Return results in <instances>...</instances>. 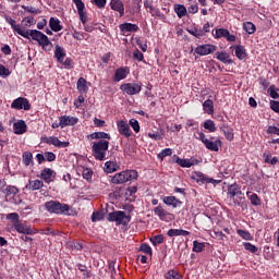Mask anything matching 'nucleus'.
Here are the masks:
<instances>
[{
  "label": "nucleus",
  "mask_w": 279,
  "mask_h": 279,
  "mask_svg": "<svg viewBox=\"0 0 279 279\" xmlns=\"http://www.w3.org/2000/svg\"><path fill=\"white\" fill-rule=\"evenodd\" d=\"M268 93L271 99H279V88H277L276 85H270Z\"/></svg>",
  "instance_id": "nucleus-53"
},
{
  "label": "nucleus",
  "mask_w": 279,
  "mask_h": 279,
  "mask_svg": "<svg viewBox=\"0 0 279 279\" xmlns=\"http://www.w3.org/2000/svg\"><path fill=\"white\" fill-rule=\"evenodd\" d=\"M110 8L113 12H118L120 19L125 15V7L123 5V1L121 0H110Z\"/></svg>",
  "instance_id": "nucleus-17"
},
{
  "label": "nucleus",
  "mask_w": 279,
  "mask_h": 279,
  "mask_svg": "<svg viewBox=\"0 0 279 279\" xmlns=\"http://www.w3.org/2000/svg\"><path fill=\"white\" fill-rule=\"evenodd\" d=\"M189 34H191L192 36H194L195 38H202L204 37V31L202 29H197V28H192L190 31H187Z\"/></svg>",
  "instance_id": "nucleus-58"
},
{
  "label": "nucleus",
  "mask_w": 279,
  "mask_h": 279,
  "mask_svg": "<svg viewBox=\"0 0 279 279\" xmlns=\"http://www.w3.org/2000/svg\"><path fill=\"white\" fill-rule=\"evenodd\" d=\"M206 149H209V151H219V147L223 145V142H221L220 138H217L215 141L211 140H205L204 143Z\"/></svg>",
  "instance_id": "nucleus-19"
},
{
  "label": "nucleus",
  "mask_w": 279,
  "mask_h": 279,
  "mask_svg": "<svg viewBox=\"0 0 279 279\" xmlns=\"http://www.w3.org/2000/svg\"><path fill=\"white\" fill-rule=\"evenodd\" d=\"M203 110L206 114H215V102L210 99L205 100L203 102Z\"/></svg>",
  "instance_id": "nucleus-33"
},
{
  "label": "nucleus",
  "mask_w": 279,
  "mask_h": 279,
  "mask_svg": "<svg viewBox=\"0 0 279 279\" xmlns=\"http://www.w3.org/2000/svg\"><path fill=\"white\" fill-rule=\"evenodd\" d=\"M165 279H183L180 272L175 270H169L165 274Z\"/></svg>",
  "instance_id": "nucleus-51"
},
{
  "label": "nucleus",
  "mask_w": 279,
  "mask_h": 279,
  "mask_svg": "<svg viewBox=\"0 0 279 279\" xmlns=\"http://www.w3.org/2000/svg\"><path fill=\"white\" fill-rule=\"evenodd\" d=\"M0 191L5 195V197H16V195H19V187L8 185L4 180H0Z\"/></svg>",
  "instance_id": "nucleus-9"
},
{
  "label": "nucleus",
  "mask_w": 279,
  "mask_h": 279,
  "mask_svg": "<svg viewBox=\"0 0 279 279\" xmlns=\"http://www.w3.org/2000/svg\"><path fill=\"white\" fill-rule=\"evenodd\" d=\"M133 180H138V171L124 170L111 178V184H125V182H132Z\"/></svg>",
  "instance_id": "nucleus-4"
},
{
  "label": "nucleus",
  "mask_w": 279,
  "mask_h": 279,
  "mask_svg": "<svg viewBox=\"0 0 279 279\" xmlns=\"http://www.w3.org/2000/svg\"><path fill=\"white\" fill-rule=\"evenodd\" d=\"M193 252H196V254H199L202 252H204V250H206V244H204V242H198L197 240H195L193 242Z\"/></svg>",
  "instance_id": "nucleus-43"
},
{
  "label": "nucleus",
  "mask_w": 279,
  "mask_h": 279,
  "mask_svg": "<svg viewBox=\"0 0 279 279\" xmlns=\"http://www.w3.org/2000/svg\"><path fill=\"white\" fill-rule=\"evenodd\" d=\"M154 214L160 219V221H173V214L169 213L162 205H158L153 209Z\"/></svg>",
  "instance_id": "nucleus-8"
},
{
  "label": "nucleus",
  "mask_w": 279,
  "mask_h": 279,
  "mask_svg": "<svg viewBox=\"0 0 279 279\" xmlns=\"http://www.w3.org/2000/svg\"><path fill=\"white\" fill-rule=\"evenodd\" d=\"M13 132L17 135L25 134V132H27V124L25 123V120H19L13 123Z\"/></svg>",
  "instance_id": "nucleus-25"
},
{
  "label": "nucleus",
  "mask_w": 279,
  "mask_h": 279,
  "mask_svg": "<svg viewBox=\"0 0 279 279\" xmlns=\"http://www.w3.org/2000/svg\"><path fill=\"white\" fill-rule=\"evenodd\" d=\"M173 154V149L171 148H165L162 149L158 155L157 158H159V160H165L167 158V156H172Z\"/></svg>",
  "instance_id": "nucleus-49"
},
{
  "label": "nucleus",
  "mask_w": 279,
  "mask_h": 279,
  "mask_svg": "<svg viewBox=\"0 0 279 279\" xmlns=\"http://www.w3.org/2000/svg\"><path fill=\"white\" fill-rule=\"evenodd\" d=\"M106 173H114V171H119V166L116 161H107L105 163Z\"/></svg>",
  "instance_id": "nucleus-37"
},
{
  "label": "nucleus",
  "mask_w": 279,
  "mask_h": 279,
  "mask_svg": "<svg viewBox=\"0 0 279 279\" xmlns=\"http://www.w3.org/2000/svg\"><path fill=\"white\" fill-rule=\"evenodd\" d=\"M270 109L279 114V101L270 100Z\"/></svg>",
  "instance_id": "nucleus-64"
},
{
  "label": "nucleus",
  "mask_w": 279,
  "mask_h": 279,
  "mask_svg": "<svg viewBox=\"0 0 279 279\" xmlns=\"http://www.w3.org/2000/svg\"><path fill=\"white\" fill-rule=\"evenodd\" d=\"M54 58L57 59L58 62H62V60H64V58H66V50H64V48H62V46L56 45Z\"/></svg>",
  "instance_id": "nucleus-31"
},
{
  "label": "nucleus",
  "mask_w": 279,
  "mask_h": 279,
  "mask_svg": "<svg viewBox=\"0 0 279 279\" xmlns=\"http://www.w3.org/2000/svg\"><path fill=\"white\" fill-rule=\"evenodd\" d=\"M88 138H90V141H112L110 134L106 132H94L88 135Z\"/></svg>",
  "instance_id": "nucleus-24"
},
{
  "label": "nucleus",
  "mask_w": 279,
  "mask_h": 279,
  "mask_svg": "<svg viewBox=\"0 0 279 279\" xmlns=\"http://www.w3.org/2000/svg\"><path fill=\"white\" fill-rule=\"evenodd\" d=\"M243 192L241 191V186L234 183L228 186L227 197L230 199L231 204L229 206H241V202L245 199V197L241 196Z\"/></svg>",
  "instance_id": "nucleus-5"
},
{
  "label": "nucleus",
  "mask_w": 279,
  "mask_h": 279,
  "mask_svg": "<svg viewBox=\"0 0 279 279\" xmlns=\"http://www.w3.org/2000/svg\"><path fill=\"white\" fill-rule=\"evenodd\" d=\"M5 21L7 23H9V25H11L13 32H16V34H19V36H22L23 38L28 37V33H25V31L21 29V25L16 24V20L12 17H5Z\"/></svg>",
  "instance_id": "nucleus-18"
},
{
  "label": "nucleus",
  "mask_w": 279,
  "mask_h": 279,
  "mask_svg": "<svg viewBox=\"0 0 279 279\" xmlns=\"http://www.w3.org/2000/svg\"><path fill=\"white\" fill-rule=\"evenodd\" d=\"M177 165H180L184 169H191V167H194V165H199V160L195 158H190V159H182L178 156H174Z\"/></svg>",
  "instance_id": "nucleus-16"
},
{
  "label": "nucleus",
  "mask_w": 279,
  "mask_h": 279,
  "mask_svg": "<svg viewBox=\"0 0 279 279\" xmlns=\"http://www.w3.org/2000/svg\"><path fill=\"white\" fill-rule=\"evenodd\" d=\"M220 130L223 132L227 141H234V130L232 128L223 125Z\"/></svg>",
  "instance_id": "nucleus-36"
},
{
  "label": "nucleus",
  "mask_w": 279,
  "mask_h": 279,
  "mask_svg": "<svg viewBox=\"0 0 279 279\" xmlns=\"http://www.w3.org/2000/svg\"><path fill=\"white\" fill-rule=\"evenodd\" d=\"M104 219V214L101 211H95L92 215V221L95 223V221H101Z\"/></svg>",
  "instance_id": "nucleus-63"
},
{
  "label": "nucleus",
  "mask_w": 279,
  "mask_h": 279,
  "mask_svg": "<svg viewBox=\"0 0 279 279\" xmlns=\"http://www.w3.org/2000/svg\"><path fill=\"white\" fill-rule=\"evenodd\" d=\"M11 108L13 110H32V105L29 104V100L24 97H19L14 99L11 104Z\"/></svg>",
  "instance_id": "nucleus-10"
},
{
  "label": "nucleus",
  "mask_w": 279,
  "mask_h": 279,
  "mask_svg": "<svg viewBox=\"0 0 279 279\" xmlns=\"http://www.w3.org/2000/svg\"><path fill=\"white\" fill-rule=\"evenodd\" d=\"M23 165L29 167L31 162H34V155L31 151H24L22 155Z\"/></svg>",
  "instance_id": "nucleus-41"
},
{
  "label": "nucleus",
  "mask_w": 279,
  "mask_h": 279,
  "mask_svg": "<svg viewBox=\"0 0 279 279\" xmlns=\"http://www.w3.org/2000/svg\"><path fill=\"white\" fill-rule=\"evenodd\" d=\"M203 126L205 130H208V132H217V126H215V121L213 120H206Z\"/></svg>",
  "instance_id": "nucleus-48"
},
{
  "label": "nucleus",
  "mask_w": 279,
  "mask_h": 279,
  "mask_svg": "<svg viewBox=\"0 0 279 279\" xmlns=\"http://www.w3.org/2000/svg\"><path fill=\"white\" fill-rule=\"evenodd\" d=\"M49 27L52 32H62V26L60 25V20L56 17H50Z\"/></svg>",
  "instance_id": "nucleus-35"
},
{
  "label": "nucleus",
  "mask_w": 279,
  "mask_h": 279,
  "mask_svg": "<svg viewBox=\"0 0 279 279\" xmlns=\"http://www.w3.org/2000/svg\"><path fill=\"white\" fill-rule=\"evenodd\" d=\"M150 14L151 16H157V19H159L160 21H165V19H167V16H165V13H162L158 8H154L150 11Z\"/></svg>",
  "instance_id": "nucleus-52"
},
{
  "label": "nucleus",
  "mask_w": 279,
  "mask_h": 279,
  "mask_svg": "<svg viewBox=\"0 0 279 279\" xmlns=\"http://www.w3.org/2000/svg\"><path fill=\"white\" fill-rule=\"evenodd\" d=\"M243 29L246 32V34H254L256 32V25L252 22H245L243 24Z\"/></svg>",
  "instance_id": "nucleus-47"
},
{
  "label": "nucleus",
  "mask_w": 279,
  "mask_h": 279,
  "mask_svg": "<svg viewBox=\"0 0 279 279\" xmlns=\"http://www.w3.org/2000/svg\"><path fill=\"white\" fill-rule=\"evenodd\" d=\"M236 234H239L244 241H254V235L250 233V231L238 229Z\"/></svg>",
  "instance_id": "nucleus-39"
},
{
  "label": "nucleus",
  "mask_w": 279,
  "mask_h": 279,
  "mask_svg": "<svg viewBox=\"0 0 279 279\" xmlns=\"http://www.w3.org/2000/svg\"><path fill=\"white\" fill-rule=\"evenodd\" d=\"M45 156V160H47V162H54L56 160V154L51 153V151H46L44 154Z\"/></svg>",
  "instance_id": "nucleus-62"
},
{
  "label": "nucleus",
  "mask_w": 279,
  "mask_h": 279,
  "mask_svg": "<svg viewBox=\"0 0 279 279\" xmlns=\"http://www.w3.org/2000/svg\"><path fill=\"white\" fill-rule=\"evenodd\" d=\"M195 180L196 182H201V184H214V186H216V184H219V182H221L213 178L206 177L204 172H195Z\"/></svg>",
  "instance_id": "nucleus-15"
},
{
  "label": "nucleus",
  "mask_w": 279,
  "mask_h": 279,
  "mask_svg": "<svg viewBox=\"0 0 279 279\" xmlns=\"http://www.w3.org/2000/svg\"><path fill=\"white\" fill-rule=\"evenodd\" d=\"M162 202L163 204H166V206H172V208H178V206H182V202L175 196H163Z\"/></svg>",
  "instance_id": "nucleus-26"
},
{
  "label": "nucleus",
  "mask_w": 279,
  "mask_h": 279,
  "mask_svg": "<svg viewBox=\"0 0 279 279\" xmlns=\"http://www.w3.org/2000/svg\"><path fill=\"white\" fill-rule=\"evenodd\" d=\"M140 252H143L144 254H149V256H151L153 254L151 246H149V244L147 243H143L140 246Z\"/></svg>",
  "instance_id": "nucleus-60"
},
{
  "label": "nucleus",
  "mask_w": 279,
  "mask_h": 279,
  "mask_svg": "<svg viewBox=\"0 0 279 279\" xmlns=\"http://www.w3.org/2000/svg\"><path fill=\"white\" fill-rule=\"evenodd\" d=\"M128 75H130V68L128 66L119 68L116 70L113 82H121V80H125Z\"/></svg>",
  "instance_id": "nucleus-23"
},
{
  "label": "nucleus",
  "mask_w": 279,
  "mask_h": 279,
  "mask_svg": "<svg viewBox=\"0 0 279 279\" xmlns=\"http://www.w3.org/2000/svg\"><path fill=\"white\" fill-rule=\"evenodd\" d=\"M119 29H120L122 36H125V34L136 33L141 28L138 27L137 24H132V23L125 22V23L119 25Z\"/></svg>",
  "instance_id": "nucleus-14"
},
{
  "label": "nucleus",
  "mask_w": 279,
  "mask_h": 279,
  "mask_svg": "<svg viewBox=\"0 0 279 279\" xmlns=\"http://www.w3.org/2000/svg\"><path fill=\"white\" fill-rule=\"evenodd\" d=\"M120 90H122L123 95H138L143 90V85L138 83H124L120 86Z\"/></svg>",
  "instance_id": "nucleus-7"
},
{
  "label": "nucleus",
  "mask_w": 279,
  "mask_h": 279,
  "mask_svg": "<svg viewBox=\"0 0 279 279\" xmlns=\"http://www.w3.org/2000/svg\"><path fill=\"white\" fill-rule=\"evenodd\" d=\"M263 158H264V162H266V165L276 166L279 162L278 157H271V154H268V153H264Z\"/></svg>",
  "instance_id": "nucleus-38"
},
{
  "label": "nucleus",
  "mask_w": 279,
  "mask_h": 279,
  "mask_svg": "<svg viewBox=\"0 0 279 279\" xmlns=\"http://www.w3.org/2000/svg\"><path fill=\"white\" fill-rule=\"evenodd\" d=\"M7 219L13 223H19L20 216L17 213H11L7 215Z\"/></svg>",
  "instance_id": "nucleus-61"
},
{
  "label": "nucleus",
  "mask_w": 279,
  "mask_h": 279,
  "mask_svg": "<svg viewBox=\"0 0 279 279\" xmlns=\"http://www.w3.org/2000/svg\"><path fill=\"white\" fill-rule=\"evenodd\" d=\"M215 51H217V46L213 44L198 45L194 50L197 56H210Z\"/></svg>",
  "instance_id": "nucleus-11"
},
{
  "label": "nucleus",
  "mask_w": 279,
  "mask_h": 279,
  "mask_svg": "<svg viewBox=\"0 0 279 279\" xmlns=\"http://www.w3.org/2000/svg\"><path fill=\"white\" fill-rule=\"evenodd\" d=\"M59 121H61V128H66L69 125H77L80 119L71 116H61L59 117Z\"/></svg>",
  "instance_id": "nucleus-21"
},
{
  "label": "nucleus",
  "mask_w": 279,
  "mask_h": 279,
  "mask_svg": "<svg viewBox=\"0 0 279 279\" xmlns=\"http://www.w3.org/2000/svg\"><path fill=\"white\" fill-rule=\"evenodd\" d=\"M191 234L190 231L183 229H170L167 232L168 236H189Z\"/></svg>",
  "instance_id": "nucleus-32"
},
{
  "label": "nucleus",
  "mask_w": 279,
  "mask_h": 279,
  "mask_svg": "<svg viewBox=\"0 0 279 279\" xmlns=\"http://www.w3.org/2000/svg\"><path fill=\"white\" fill-rule=\"evenodd\" d=\"M12 75V71L10 69L5 68V65L0 64V77H10Z\"/></svg>",
  "instance_id": "nucleus-54"
},
{
  "label": "nucleus",
  "mask_w": 279,
  "mask_h": 279,
  "mask_svg": "<svg viewBox=\"0 0 279 279\" xmlns=\"http://www.w3.org/2000/svg\"><path fill=\"white\" fill-rule=\"evenodd\" d=\"M76 269H78V271H81L83 276H85V278H93V272L88 270V267H86V265L77 264Z\"/></svg>",
  "instance_id": "nucleus-42"
},
{
  "label": "nucleus",
  "mask_w": 279,
  "mask_h": 279,
  "mask_svg": "<svg viewBox=\"0 0 279 279\" xmlns=\"http://www.w3.org/2000/svg\"><path fill=\"white\" fill-rule=\"evenodd\" d=\"M246 197L250 199L252 206H260L263 204V201L258 197V194L246 192Z\"/></svg>",
  "instance_id": "nucleus-34"
},
{
  "label": "nucleus",
  "mask_w": 279,
  "mask_h": 279,
  "mask_svg": "<svg viewBox=\"0 0 279 279\" xmlns=\"http://www.w3.org/2000/svg\"><path fill=\"white\" fill-rule=\"evenodd\" d=\"M72 1L75 4L78 13L85 12L86 4H84V1H82V0H72Z\"/></svg>",
  "instance_id": "nucleus-56"
},
{
  "label": "nucleus",
  "mask_w": 279,
  "mask_h": 279,
  "mask_svg": "<svg viewBox=\"0 0 279 279\" xmlns=\"http://www.w3.org/2000/svg\"><path fill=\"white\" fill-rule=\"evenodd\" d=\"M90 3L93 5H96L99 10H104L106 8V4L108 3V0H90Z\"/></svg>",
  "instance_id": "nucleus-57"
},
{
  "label": "nucleus",
  "mask_w": 279,
  "mask_h": 279,
  "mask_svg": "<svg viewBox=\"0 0 279 279\" xmlns=\"http://www.w3.org/2000/svg\"><path fill=\"white\" fill-rule=\"evenodd\" d=\"M228 29H226V28H217L216 31H215V33H213V36H214V38H216V39H219V38H226L227 36H228Z\"/></svg>",
  "instance_id": "nucleus-45"
},
{
  "label": "nucleus",
  "mask_w": 279,
  "mask_h": 279,
  "mask_svg": "<svg viewBox=\"0 0 279 279\" xmlns=\"http://www.w3.org/2000/svg\"><path fill=\"white\" fill-rule=\"evenodd\" d=\"M53 174H56V171H53L51 168H45L41 170L39 178L45 182L49 183L51 182V178H53Z\"/></svg>",
  "instance_id": "nucleus-30"
},
{
  "label": "nucleus",
  "mask_w": 279,
  "mask_h": 279,
  "mask_svg": "<svg viewBox=\"0 0 279 279\" xmlns=\"http://www.w3.org/2000/svg\"><path fill=\"white\" fill-rule=\"evenodd\" d=\"M173 8L177 16H179L180 19L186 16V7H184V4H174Z\"/></svg>",
  "instance_id": "nucleus-40"
},
{
  "label": "nucleus",
  "mask_w": 279,
  "mask_h": 279,
  "mask_svg": "<svg viewBox=\"0 0 279 279\" xmlns=\"http://www.w3.org/2000/svg\"><path fill=\"white\" fill-rule=\"evenodd\" d=\"M215 58L219 60V62H222L223 64H233L234 60H232V57L230 53L226 51H217L215 53Z\"/></svg>",
  "instance_id": "nucleus-20"
},
{
  "label": "nucleus",
  "mask_w": 279,
  "mask_h": 279,
  "mask_svg": "<svg viewBox=\"0 0 279 279\" xmlns=\"http://www.w3.org/2000/svg\"><path fill=\"white\" fill-rule=\"evenodd\" d=\"M44 208L51 215H71V206L59 201H48L45 203Z\"/></svg>",
  "instance_id": "nucleus-2"
},
{
  "label": "nucleus",
  "mask_w": 279,
  "mask_h": 279,
  "mask_svg": "<svg viewBox=\"0 0 279 279\" xmlns=\"http://www.w3.org/2000/svg\"><path fill=\"white\" fill-rule=\"evenodd\" d=\"M150 243L156 247V245H162L165 243V236L162 234L154 235L150 238Z\"/></svg>",
  "instance_id": "nucleus-46"
},
{
  "label": "nucleus",
  "mask_w": 279,
  "mask_h": 279,
  "mask_svg": "<svg viewBox=\"0 0 279 279\" xmlns=\"http://www.w3.org/2000/svg\"><path fill=\"white\" fill-rule=\"evenodd\" d=\"M69 247H71V250H75L76 252H82L84 250V245H82L80 242H70Z\"/></svg>",
  "instance_id": "nucleus-59"
},
{
  "label": "nucleus",
  "mask_w": 279,
  "mask_h": 279,
  "mask_svg": "<svg viewBox=\"0 0 279 279\" xmlns=\"http://www.w3.org/2000/svg\"><path fill=\"white\" fill-rule=\"evenodd\" d=\"M43 186H45V182L40 180H29L25 189H27L28 191H40Z\"/></svg>",
  "instance_id": "nucleus-29"
},
{
  "label": "nucleus",
  "mask_w": 279,
  "mask_h": 279,
  "mask_svg": "<svg viewBox=\"0 0 279 279\" xmlns=\"http://www.w3.org/2000/svg\"><path fill=\"white\" fill-rule=\"evenodd\" d=\"M110 148V142L107 140H100L98 142H94L92 145L93 156L96 160L104 161L106 160V155L108 154V149Z\"/></svg>",
  "instance_id": "nucleus-3"
},
{
  "label": "nucleus",
  "mask_w": 279,
  "mask_h": 279,
  "mask_svg": "<svg viewBox=\"0 0 279 279\" xmlns=\"http://www.w3.org/2000/svg\"><path fill=\"white\" fill-rule=\"evenodd\" d=\"M129 125H131V128L134 130V132H136V134H138V132H141V124L138 123V120L131 119L129 121Z\"/></svg>",
  "instance_id": "nucleus-55"
},
{
  "label": "nucleus",
  "mask_w": 279,
  "mask_h": 279,
  "mask_svg": "<svg viewBox=\"0 0 279 279\" xmlns=\"http://www.w3.org/2000/svg\"><path fill=\"white\" fill-rule=\"evenodd\" d=\"M14 230H16V232H19V234H34V230L32 229V227H28L27 225H24L22 222H15L13 223Z\"/></svg>",
  "instance_id": "nucleus-22"
},
{
  "label": "nucleus",
  "mask_w": 279,
  "mask_h": 279,
  "mask_svg": "<svg viewBox=\"0 0 279 279\" xmlns=\"http://www.w3.org/2000/svg\"><path fill=\"white\" fill-rule=\"evenodd\" d=\"M243 247L247 252H251V254H256V252H258V246H256L250 242H243Z\"/></svg>",
  "instance_id": "nucleus-50"
},
{
  "label": "nucleus",
  "mask_w": 279,
  "mask_h": 279,
  "mask_svg": "<svg viewBox=\"0 0 279 279\" xmlns=\"http://www.w3.org/2000/svg\"><path fill=\"white\" fill-rule=\"evenodd\" d=\"M133 60H136V62H144V64H147V61L145 60V56L138 49H135L133 51Z\"/></svg>",
  "instance_id": "nucleus-44"
},
{
  "label": "nucleus",
  "mask_w": 279,
  "mask_h": 279,
  "mask_svg": "<svg viewBox=\"0 0 279 279\" xmlns=\"http://www.w3.org/2000/svg\"><path fill=\"white\" fill-rule=\"evenodd\" d=\"M118 132L125 136V138H130L132 136V130L130 129V124L126 121L120 120L117 122Z\"/></svg>",
  "instance_id": "nucleus-13"
},
{
  "label": "nucleus",
  "mask_w": 279,
  "mask_h": 279,
  "mask_svg": "<svg viewBox=\"0 0 279 279\" xmlns=\"http://www.w3.org/2000/svg\"><path fill=\"white\" fill-rule=\"evenodd\" d=\"M107 221L116 223V226H128L132 221V216L125 211L116 210L107 215Z\"/></svg>",
  "instance_id": "nucleus-6"
},
{
  "label": "nucleus",
  "mask_w": 279,
  "mask_h": 279,
  "mask_svg": "<svg viewBox=\"0 0 279 279\" xmlns=\"http://www.w3.org/2000/svg\"><path fill=\"white\" fill-rule=\"evenodd\" d=\"M76 88L81 95L88 93V82L84 77H80L76 83Z\"/></svg>",
  "instance_id": "nucleus-28"
},
{
  "label": "nucleus",
  "mask_w": 279,
  "mask_h": 279,
  "mask_svg": "<svg viewBox=\"0 0 279 279\" xmlns=\"http://www.w3.org/2000/svg\"><path fill=\"white\" fill-rule=\"evenodd\" d=\"M43 143H46V145H53V147H58V149H64L71 145L70 142H62L57 136L44 137Z\"/></svg>",
  "instance_id": "nucleus-12"
},
{
  "label": "nucleus",
  "mask_w": 279,
  "mask_h": 279,
  "mask_svg": "<svg viewBox=\"0 0 279 279\" xmlns=\"http://www.w3.org/2000/svg\"><path fill=\"white\" fill-rule=\"evenodd\" d=\"M24 33H28V37L24 38H32V40H35L38 43L39 47H41L45 51H51L53 49V43L49 40V37L45 35V33L38 31V29H28L24 31Z\"/></svg>",
  "instance_id": "nucleus-1"
},
{
  "label": "nucleus",
  "mask_w": 279,
  "mask_h": 279,
  "mask_svg": "<svg viewBox=\"0 0 279 279\" xmlns=\"http://www.w3.org/2000/svg\"><path fill=\"white\" fill-rule=\"evenodd\" d=\"M234 51L238 60H247V50L245 49V46L236 45L234 46Z\"/></svg>",
  "instance_id": "nucleus-27"
}]
</instances>
